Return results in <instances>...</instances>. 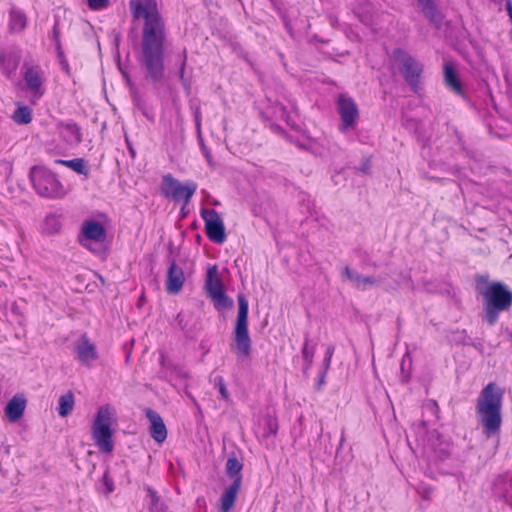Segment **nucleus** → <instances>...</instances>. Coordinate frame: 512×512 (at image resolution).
Returning <instances> with one entry per match:
<instances>
[{
  "instance_id": "3c124183",
  "label": "nucleus",
  "mask_w": 512,
  "mask_h": 512,
  "mask_svg": "<svg viewBox=\"0 0 512 512\" xmlns=\"http://www.w3.org/2000/svg\"><path fill=\"white\" fill-rule=\"evenodd\" d=\"M510 336H511V339H512V331H511V334H510Z\"/></svg>"
},
{
  "instance_id": "2f4dec72",
  "label": "nucleus",
  "mask_w": 512,
  "mask_h": 512,
  "mask_svg": "<svg viewBox=\"0 0 512 512\" xmlns=\"http://www.w3.org/2000/svg\"><path fill=\"white\" fill-rule=\"evenodd\" d=\"M315 353V347L309 346V338L308 336L305 338L304 345L302 347V357L303 360L306 362V366L304 367V370H307L311 367L313 362V357Z\"/></svg>"
},
{
  "instance_id": "ea45409f",
  "label": "nucleus",
  "mask_w": 512,
  "mask_h": 512,
  "mask_svg": "<svg viewBox=\"0 0 512 512\" xmlns=\"http://www.w3.org/2000/svg\"><path fill=\"white\" fill-rule=\"evenodd\" d=\"M103 482L106 486V493L109 494L114 490L113 481L109 478L108 472L104 473L103 475Z\"/></svg>"
},
{
  "instance_id": "de8ad7c7",
  "label": "nucleus",
  "mask_w": 512,
  "mask_h": 512,
  "mask_svg": "<svg viewBox=\"0 0 512 512\" xmlns=\"http://www.w3.org/2000/svg\"><path fill=\"white\" fill-rule=\"evenodd\" d=\"M326 371H327V370H325V371H324V372L319 376L318 388H320V387H321V385H323V384H324Z\"/></svg>"
},
{
  "instance_id": "f03ea898",
  "label": "nucleus",
  "mask_w": 512,
  "mask_h": 512,
  "mask_svg": "<svg viewBox=\"0 0 512 512\" xmlns=\"http://www.w3.org/2000/svg\"><path fill=\"white\" fill-rule=\"evenodd\" d=\"M489 277L480 275L476 278L477 290L483 300L482 320L489 326L497 323L501 313L512 308V290L503 282H489Z\"/></svg>"
},
{
  "instance_id": "1a4fd4ad",
  "label": "nucleus",
  "mask_w": 512,
  "mask_h": 512,
  "mask_svg": "<svg viewBox=\"0 0 512 512\" xmlns=\"http://www.w3.org/2000/svg\"><path fill=\"white\" fill-rule=\"evenodd\" d=\"M196 190L197 184L194 182H187L186 184H182L171 174H166L162 178V194L166 198L172 199L176 202L184 201L185 204H188Z\"/></svg>"
},
{
  "instance_id": "0eeeda50",
  "label": "nucleus",
  "mask_w": 512,
  "mask_h": 512,
  "mask_svg": "<svg viewBox=\"0 0 512 512\" xmlns=\"http://www.w3.org/2000/svg\"><path fill=\"white\" fill-rule=\"evenodd\" d=\"M32 185L38 195L45 198H57L62 195V185L51 171L35 166L30 171Z\"/></svg>"
},
{
  "instance_id": "4be33fe9",
  "label": "nucleus",
  "mask_w": 512,
  "mask_h": 512,
  "mask_svg": "<svg viewBox=\"0 0 512 512\" xmlns=\"http://www.w3.org/2000/svg\"><path fill=\"white\" fill-rule=\"evenodd\" d=\"M444 83L447 88L454 92L456 95L464 97L462 83L458 78L454 66L451 63H446L444 65Z\"/></svg>"
},
{
  "instance_id": "6ab92c4d",
  "label": "nucleus",
  "mask_w": 512,
  "mask_h": 512,
  "mask_svg": "<svg viewBox=\"0 0 512 512\" xmlns=\"http://www.w3.org/2000/svg\"><path fill=\"white\" fill-rule=\"evenodd\" d=\"M20 56L14 51H3L0 54V70L2 74L11 79L16 75L19 66Z\"/></svg>"
},
{
  "instance_id": "20e7f679",
  "label": "nucleus",
  "mask_w": 512,
  "mask_h": 512,
  "mask_svg": "<svg viewBox=\"0 0 512 512\" xmlns=\"http://www.w3.org/2000/svg\"><path fill=\"white\" fill-rule=\"evenodd\" d=\"M248 301L244 295H238V314L234 328L232 348L239 359L249 358L252 351L251 338L248 331Z\"/></svg>"
},
{
  "instance_id": "393cba45",
  "label": "nucleus",
  "mask_w": 512,
  "mask_h": 512,
  "mask_svg": "<svg viewBox=\"0 0 512 512\" xmlns=\"http://www.w3.org/2000/svg\"><path fill=\"white\" fill-rule=\"evenodd\" d=\"M59 133L61 137L69 144H78L82 140L80 128L74 122L59 124Z\"/></svg>"
},
{
  "instance_id": "8fccbe9b",
  "label": "nucleus",
  "mask_w": 512,
  "mask_h": 512,
  "mask_svg": "<svg viewBox=\"0 0 512 512\" xmlns=\"http://www.w3.org/2000/svg\"><path fill=\"white\" fill-rule=\"evenodd\" d=\"M343 441H344V437L342 436L341 441H340V447L342 446Z\"/></svg>"
},
{
  "instance_id": "7c9ffc66",
  "label": "nucleus",
  "mask_w": 512,
  "mask_h": 512,
  "mask_svg": "<svg viewBox=\"0 0 512 512\" xmlns=\"http://www.w3.org/2000/svg\"><path fill=\"white\" fill-rule=\"evenodd\" d=\"M278 419L274 415L267 414L264 418V427H263V438H270L271 436H275L278 432Z\"/></svg>"
},
{
  "instance_id": "4c0bfd02",
  "label": "nucleus",
  "mask_w": 512,
  "mask_h": 512,
  "mask_svg": "<svg viewBox=\"0 0 512 512\" xmlns=\"http://www.w3.org/2000/svg\"><path fill=\"white\" fill-rule=\"evenodd\" d=\"M334 350H335V348H334L333 345L328 346V348L326 349L325 357H324V361H323L324 362V366H325V370H328L329 367H330L331 359H332Z\"/></svg>"
},
{
  "instance_id": "cd10ccee",
  "label": "nucleus",
  "mask_w": 512,
  "mask_h": 512,
  "mask_svg": "<svg viewBox=\"0 0 512 512\" xmlns=\"http://www.w3.org/2000/svg\"><path fill=\"white\" fill-rule=\"evenodd\" d=\"M74 403V396L71 392L61 395L58 401V414L61 417L68 416L74 408Z\"/></svg>"
},
{
  "instance_id": "7ed1b4c3",
  "label": "nucleus",
  "mask_w": 512,
  "mask_h": 512,
  "mask_svg": "<svg viewBox=\"0 0 512 512\" xmlns=\"http://www.w3.org/2000/svg\"><path fill=\"white\" fill-rule=\"evenodd\" d=\"M504 390L494 382L488 383L480 392L476 403V414L488 437L497 435L502 425V402Z\"/></svg>"
},
{
  "instance_id": "4468645a",
  "label": "nucleus",
  "mask_w": 512,
  "mask_h": 512,
  "mask_svg": "<svg viewBox=\"0 0 512 512\" xmlns=\"http://www.w3.org/2000/svg\"><path fill=\"white\" fill-rule=\"evenodd\" d=\"M75 350L79 361L86 366H90L91 363L98 358L96 347L86 334L81 336L76 344Z\"/></svg>"
},
{
  "instance_id": "a211bd4d",
  "label": "nucleus",
  "mask_w": 512,
  "mask_h": 512,
  "mask_svg": "<svg viewBox=\"0 0 512 512\" xmlns=\"http://www.w3.org/2000/svg\"><path fill=\"white\" fill-rule=\"evenodd\" d=\"M184 272L181 267L172 262L167 273L166 290L170 294H177L184 284Z\"/></svg>"
},
{
  "instance_id": "473e14b6",
  "label": "nucleus",
  "mask_w": 512,
  "mask_h": 512,
  "mask_svg": "<svg viewBox=\"0 0 512 512\" xmlns=\"http://www.w3.org/2000/svg\"><path fill=\"white\" fill-rule=\"evenodd\" d=\"M186 61H187V53H186V50L184 49L182 57H181V61H180V68H179L178 76H179L180 81L182 82V85H183L185 91L187 92V94H190V92H191L190 82L185 77Z\"/></svg>"
},
{
  "instance_id": "6e6552de",
  "label": "nucleus",
  "mask_w": 512,
  "mask_h": 512,
  "mask_svg": "<svg viewBox=\"0 0 512 512\" xmlns=\"http://www.w3.org/2000/svg\"><path fill=\"white\" fill-rule=\"evenodd\" d=\"M393 58L407 84L416 92L421 82L423 64L400 48L393 51Z\"/></svg>"
},
{
  "instance_id": "37998d69",
  "label": "nucleus",
  "mask_w": 512,
  "mask_h": 512,
  "mask_svg": "<svg viewBox=\"0 0 512 512\" xmlns=\"http://www.w3.org/2000/svg\"><path fill=\"white\" fill-rule=\"evenodd\" d=\"M370 169H371V161H370V159L366 158L362 161V163L359 167V170L364 174H368L370 172Z\"/></svg>"
},
{
  "instance_id": "58836bf2",
  "label": "nucleus",
  "mask_w": 512,
  "mask_h": 512,
  "mask_svg": "<svg viewBox=\"0 0 512 512\" xmlns=\"http://www.w3.org/2000/svg\"><path fill=\"white\" fill-rule=\"evenodd\" d=\"M195 126L198 134V138H201V112L200 108L196 107L194 111Z\"/></svg>"
},
{
  "instance_id": "f8f14e48",
  "label": "nucleus",
  "mask_w": 512,
  "mask_h": 512,
  "mask_svg": "<svg viewBox=\"0 0 512 512\" xmlns=\"http://www.w3.org/2000/svg\"><path fill=\"white\" fill-rule=\"evenodd\" d=\"M201 216L205 222L207 237L216 244H222L226 240L224 223L214 209H202Z\"/></svg>"
},
{
  "instance_id": "423d86ee",
  "label": "nucleus",
  "mask_w": 512,
  "mask_h": 512,
  "mask_svg": "<svg viewBox=\"0 0 512 512\" xmlns=\"http://www.w3.org/2000/svg\"><path fill=\"white\" fill-rule=\"evenodd\" d=\"M23 86L22 89L29 96V103L36 105L46 92L45 72L38 64L24 62L20 69Z\"/></svg>"
},
{
  "instance_id": "72a5a7b5",
  "label": "nucleus",
  "mask_w": 512,
  "mask_h": 512,
  "mask_svg": "<svg viewBox=\"0 0 512 512\" xmlns=\"http://www.w3.org/2000/svg\"><path fill=\"white\" fill-rule=\"evenodd\" d=\"M61 224L57 216L49 215L44 221V231L48 234L57 233L60 230Z\"/></svg>"
},
{
  "instance_id": "dca6fc26",
  "label": "nucleus",
  "mask_w": 512,
  "mask_h": 512,
  "mask_svg": "<svg viewBox=\"0 0 512 512\" xmlns=\"http://www.w3.org/2000/svg\"><path fill=\"white\" fill-rule=\"evenodd\" d=\"M493 494L505 500L512 508V473L498 476L493 483Z\"/></svg>"
},
{
  "instance_id": "9d476101",
  "label": "nucleus",
  "mask_w": 512,
  "mask_h": 512,
  "mask_svg": "<svg viewBox=\"0 0 512 512\" xmlns=\"http://www.w3.org/2000/svg\"><path fill=\"white\" fill-rule=\"evenodd\" d=\"M336 109L341 120L340 132L345 133L355 128L359 119V110L355 101L345 94H340L336 100Z\"/></svg>"
},
{
  "instance_id": "9b49d317",
  "label": "nucleus",
  "mask_w": 512,
  "mask_h": 512,
  "mask_svg": "<svg viewBox=\"0 0 512 512\" xmlns=\"http://www.w3.org/2000/svg\"><path fill=\"white\" fill-rule=\"evenodd\" d=\"M206 288L209 296L214 301L217 308H227L233 305V301L227 297L224 286L216 265L207 269Z\"/></svg>"
},
{
  "instance_id": "aec40b11",
  "label": "nucleus",
  "mask_w": 512,
  "mask_h": 512,
  "mask_svg": "<svg viewBox=\"0 0 512 512\" xmlns=\"http://www.w3.org/2000/svg\"><path fill=\"white\" fill-rule=\"evenodd\" d=\"M428 449H431L435 453L436 458L444 459L450 453V444L434 430L429 433Z\"/></svg>"
},
{
  "instance_id": "b1692460",
  "label": "nucleus",
  "mask_w": 512,
  "mask_h": 512,
  "mask_svg": "<svg viewBox=\"0 0 512 512\" xmlns=\"http://www.w3.org/2000/svg\"><path fill=\"white\" fill-rule=\"evenodd\" d=\"M26 400L23 397L14 396L6 405L5 414L10 422H16L24 413Z\"/></svg>"
},
{
  "instance_id": "2eb2a0df",
  "label": "nucleus",
  "mask_w": 512,
  "mask_h": 512,
  "mask_svg": "<svg viewBox=\"0 0 512 512\" xmlns=\"http://www.w3.org/2000/svg\"><path fill=\"white\" fill-rule=\"evenodd\" d=\"M145 415L150 422V435L158 443H162L167 438V429L161 416L154 410L147 408Z\"/></svg>"
},
{
  "instance_id": "5701e85b",
  "label": "nucleus",
  "mask_w": 512,
  "mask_h": 512,
  "mask_svg": "<svg viewBox=\"0 0 512 512\" xmlns=\"http://www.w3.org/2000/svg\"><path fill=\"white\" fill-rule=\"evenodd\" d=\"M342 275L346 277L355 288L361 290H366L368 287H371L376 283L374 277L363 276L357 271L350 269L349 267H345L343 269Z\"/></svg>"
},
{
  "instance_id": "f704fd0d",
  "label": "nucleus",
  "mask_w": 512,
  "mask_h": 512,
  "mask_svg": "<svg viewBox=\"0 0 512 512\" xmlns=\"http://www.w3.org/2000/svg\"><path fill=\"white\" fill-rule=\"evenodd\" d=\"M214 385L218 389V392L220 393L221 397L224 400H227L229 398V392L226 388L224 379L222 376H216L214 379Z\"/></svg>"
},
{
  "instance_id": "f3484780",
  "label": "nucleus",
  "mask_w": 512,
  "mask_h": 512,
  "mask_svg": "<svg viewBox=\"0 0 512 512\" xmlns=\"http://www.w3.org/2000/svg\"><path fill=\"white\" fill-rule=\"evenodd\" d=\"M418 6L424 17L436 28H440L443 24L444 15L439 10L436 0H419Z\"/></svg>"
},
{
  "instance_id": "bb28decb",
  "label": "nucleus",
  "mask_w": 512,
  "mask_h": 512,
  "mask_svg": "<svg viewBox=\"0 0 512 512\" xmlns=\"http://www.w3.org/2000/svg\"><path fill=\"white\" fill-rule=\"evenodd\" d=\"M27 25L26 15L19 10H11L9 27L12 32H21Z\"/></svg>"
},
{
  "instance_id": "f257e3e1",
  "label": "nucleus",
  "mask_w": 512,
  "mask_h": 512,
  "mask_svg": "<svg viewBox=\"0 0 512 512\" xmlns=\"http://www.w3.org/2000/svg\"><path fill=\"white\" fill-rule=\"evenodd\" d=\"M129 7L133 18L143 19L142 63L152 81L159 82L164 76L165 21L156 0H131Z\"/></svg>"
},
{
  "instance_id": "412c9836",
  "label": "nucleus",
  "mask_w": 512,
  "mask_h": 512,
  "mask_svg": "<svg viewBox=\"0 0 512 512\" xmlns=\"http://www.w3.org/2000/svg\"><path fill=\"white\" fill-rule=\"evenodd\" d=\"M240 487L241 484H239V479H237V481H233L228 487L225 488V491L220 497L219 510L221 512H230L235 504Z\"/></svg>"
},
{
  "instance_id": "79ce46f5",
  "label": "nucleus",
  "mask_w": 512,
  "mask_h": 512,
  "mask_svg": "<svg viewBox=\"0 0 512 512\" xmlns=\"http://www.w3.org/2000/svg\"><path fill=\"white\" fill-rule=\"evenodd\" d=\"M56 53H57V58H58L59 64L68 62V60L65 57L64 51L62 49L61 43H58V47L56 48Z\"/></svg>"
},
{
  "instance_id": "ddd939ff",
  "label": "nucleus",
  "mask_w": 512,
  "mask_h": 512,
  "mask_svg": "<svg viewBox=\"0 0 512 512\" xmlns=\"http://www.w3.org/2000/svg\"><path fill=\"white\" fill-rule=\"evenodd\" d=\"M105 239L106 229L103 224L93 220L86 221L83 224L81 235L79 236V242L83 247L95 252L90 242L103 243Z\"/></svg>"
},
{
  "instance_id": "09e8293b",
  "label": "nucleus",
  "mask_w": 512,
  "mask_h": 512,
  "mask_svg": "<svg viewBox=\"0 0 512 512\" xmlns=\"http://www.w3.org/2000/svg\"><path fill=\"white\" fill-rule=\"evenodd\" d=\"M154 507L158 510V512H164V508L162 506L158 508L157 503L154 504Z\"/></svg>"
},
{
  "instance_id": "49530a36",
  "label": "nucleus",
  "mask_w": 512,
  "mask_h": 512,
  "mask_svg": "<svg viewBox=\"0 0 512 512\" xmlns=\"http://www.w3.org/2000/svg\"><path fill=\"white\" fill-rule=\"evenodd\" d=\"M506 10L512 20V2H511V0L506 1Z\"/></svg>"
},
{
  "instance_id": "c03bdc74",
  "label": "nucleus",
  "mask_w": 512,
  "mask_h": 512,
  "mask_svg": "<svg viewBox=\"0 0 512 512\" xmlns=\"http://www.w3.org/2000/svg\"><path fill=\"white\" fill-rule=\"evenodd\" d=\"M52 33H53V40H54V43H55V48H57L58 47V43H61V41H60V32L58 30L57 24L54 25Z\"/></svg>"
},
{
  "instance_id": "c9c22d12",
  "label": "nucleus",
  "mask_w": 512,
  "mask_h": 512,
  "mask_svg": "<svg viewBox=\"0 0 512 512\" xmlns=\"http://www.w3.org/2000/svg\"><path fill=\"white\" fill-rule=\"evenodd\" d=\"M272 114L274 117L280 118L285 121H287L289 117L287 108L282 104L275 105Z\"/></svg>"
},
{
  "instance_id": "a19ab883",
  "label": "nucleus",
  "mask_w": 512,
  "mask_h": 512,
  "mask_svg": "<svg viewBox=\"0 0 512 512\" xmlns=\"http://www.w3.org/2000/svg\"><path fill=\"white\" fill-rule=\"evenodd\" d=\"M198 139H199L201 150H202L206 160L209 163H211V160H212L211 153H210L209 149L206 147V145L204 144L203 137L201 136V138H198Z\"/></svg>"
},
{
  "instance_id": "c85d7f7f",
  "label": "nucleus",
  "mask_w": 512,
  "mask_h": 512,
  "mask_svg": "<svg viewBox=\"0 0 512 512\" xmlns=\"http://www.w3.org/2000/svg\"><path fill=\"white\" fill-rule=\"evenodd\" d=\"M57 164L64 165L73 171L77 172L78 174L88 176L89 169L85 163V160L83 158H75L72 160H56Z\"/></svg>"
},
{
  "instance_id": "a18cd8bd",
  "label": "nucleus",
  "mask_w": 512,
  "mask_h": 512,
  "mask_svg": "<svg viewBox=\"0 0 512 512\" xmlns=\"http://www.w3.org/2000/svg\"><path fill=\"white\" fill-rule=\"evenodd\" d=\"M61 69L68 75H71V69L68 62H64L63 64H60Z\"/></svg>"
},
{
  "instance_id": "39448f33",
  "label": "nucleus",
  "mask_w": 512,
  "mask_h": 512,
  "mask_svg": "<svg viewBox=\"0 0 512 512\" xmlns=\"http://www.w3.org/2000/svg\"><path fill=\"white\" fill-rule=\"evenodd\" d=\"M114 409L109 405L101 406L92 424V438L100 451L110 453L113 450L112 417Z\"/></svg>"
},
{
  "instance_id": "c756f323",
  "label": "nucleus",
  "mask_w": 512,
  "mask_h": 512,
  "mask_svg": "<svg viewBox=\"0 0 512 512\" xmlns=\"http://www.w3.org/2000/svg\"><path fill=\"white\" fill-rule=\"evenodd\" d=\"M12 119L20 125L29 124L32 121V109L28 106H18L12 115Z\"/></svg>"
},
{
  "instance_id": "a878e982",
  "label": "nucleus",
  "mask_w": 512,
  "mask_h": 512,
  "mask_svg": "<svg viewBox=\"0 0 512 512\" xmlns=\"http://www.w3.org/2000/svg\"><path fill=\"white\" fill-rule=\"evenodd\" d=\"M225 468L228 477L233 479V481H237V479H239V484H242L241 471L243 469V464L237 459L236 456L233 455L228 457Z\"/></svg>"
},
{
  "instance_id": "e433bc0d",
  "label": "nucleus",
  "mask_w": 512,
  "mask_h": 512,
  "mask_svg": "<svg viewBox=\"0 0 512 512\" xmlns=\"http://www.w3.org/2000/svg\"><path fill=\"white\" fill-rule=\"evenodd\" d=\"M87 2L90 9L101 10L108 5L109 0H87Z\"/></svg>"
}]
</instances>
